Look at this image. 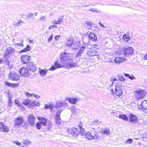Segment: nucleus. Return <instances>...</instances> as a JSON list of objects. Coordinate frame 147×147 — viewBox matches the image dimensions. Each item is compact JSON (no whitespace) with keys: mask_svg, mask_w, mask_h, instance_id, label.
Here are the masks:
<instances>
[{"mask_svg":"<svg viewBox=\"0 0 147 147\" xmlns=\"http://www.w3.org/2000/svg\"><path fill=\"white\" fill-rule=\"evenodd\" d=\"M27 65V68L30 73L31 72H34L36 70L35 65L32 62H29Z\"/></svg>","mask_w":147,"mask_h":147,"instance_id":"423d86ee","label":"nucleus"},{"mask_svg":"<svg viewBox=\"0 0 147 147\" xmlns=\"http://www.w3.org/2000/svg\"><path fill=\"white\" fill-rule=\"evenodd\" d=\"M84 137L89 140H91L94 139L96 140H100V137L97 134V132L95 130H93L90 132H86L84 134Z\"/></svg>","mask_w":147,"mask_h":147,"instance_id":"f03ea898","label":"nucleus"},{"mask_svg":"<svg viewBox=\"0 0 147 147\" xmlns=\"http://www.w3.org/2000/svg\"><path fill=\"white\" fill-rule=\"evenodd\" d=\"M63 16H61L60 17H59L58 18V21L59 22V24H60L61 23H62L63 21Z\"/></svg>","mask_w":147,"mask_h":147,"instance_id":"3c124183","label":"nucleus"},{"mask_svg":"<svg viewBox=\"0 0 147 147\" xmlns=\"http://www.w3.org/2000/svg\"><path fill=\"white\" fill-rule=\"evenodd\" d=\"M46 19V16H42L39 19V20L42 22H44Z\"/></svg>","mask_w":147,"mask_h":147,"instance_id":"603ef678","label":"nucleus"},{"mask_svg":"<svg viewBox=\"0 0 147 147\" xmlns=\"http://www.w3.org/2000/svg\"><path fill=\"white\" fill-rule=\"evenodd\" d=\"M115 93L117 96H120L122 95L123 92L121 90H115Z\"/></svg>","mask_w":147,"mask_h":147,"instance_id":"e433bc0d","label":"nucleus"},{"mask_svg":"<svg viewBox=\"0 0 147 147\" xmlns=\"http://www.w3.org/2000/svg\"><path fill=\"white\" fill-rule=\"evenodd\" d=\"M55 119L56 123L58 125H59L61 123V119L60 116L56 117Z\"/></svg>","mask_w":147,"mask_h":147,"instance_id":"ea45409f","label":"nucleus"},{"mask_svg":"<svg viewBox=\"0 0 147 147\" xmlns=\"http://www.w3.org/2000/svg\"><path fill=\"white\" fill-rule=\"evenodd\" d=\"M93 47L96 48V49H98L99 48V47L96 44H94L92 45Z\"/></svg>","mask_w":147,"mask_h":147,"instance_id":"680f3d73","label":"nucleus"},{"mask_svg":"<svg viewBox=\"0 0 147 147\" xmlns=\"http://www.w3.org/2000/svg\"><path fill=\"white\" fill-rule=\"evenodd\" d=\"M5 85H6L7 86H9L10 87H16L18 85V84L15 83V84H12L11 83L7 81H6L5 82Z\"/></svg>","mask_w":147,"mask_h":147,"instance_id":"393cba45","label":"nucleus"},{"mask_svg":"<svg viewBox=\"0 0 147 147\" xmlns=\"http://www.w3.org/2000/svg\"><path fill=\"white\" fill-rule=\"evenodd\" d=\"M22 142L24 144L27 146L29 144L30 145L31 144V142L29 140H22Z\"/></svg>","mask_w":147,"mask_h":147,"instance_id":"58836bf2","label":"nucleus"},{"mask_svg":"<svg viewBox=\"0 0 147 147\" xmlns=\"http://www.w3.org/2000/svg\"><path fill=\"white\" fill-rule=\"evenodd\" d=\"M33 15V14L30 13H29L28 15H27V16L28 18H31V17Z\"/></svg>","mask_w":147,"mask_h":147,"instance_id":"0e129e2a","label":"nucleus"},{"mask_svg":"<svg viewBox=\"0 0 147 147\" xmlns=\"http://www.w3.org/2000/svg\"><path fill=\"white\" fill-rule=\"evenodd\" d=\"M115 63H119L125 60V59L123 57H114L113 59Z\"/></svg>","mask_w":147,"mask_h":147,"instance_id":"f3484780","label":"nucleus"},{"mask_svg":"<svg viewBox=\"0 0 147 147\" xmlns=\"http://www.w3.org/2000/svg\"><path fill=\"white\" fill-rule=\"evenodd\" d=\"M56 66L57 68H60L62 67H63L64 66H66L65 64H61L59 63H58L57 61H56L54 64Z\"/></svg>","mask_w":147,"mask_h":147,"instance_id":"f704fd0d","label":"nucleus"},{"mask_svg":"<svg viewBox=\"0 0 147 147\" xmlns=\"http://www.w3.org/2000/svg\"><path fill=\"white\" fill-rule=\"evenodd\" d=\"M60 37V36H56L55 37V39L56 40H59Z\"/></svg>","mask_w":147,"mask_h":147,"instance_id":"338daca9","label":"nucleus"},{"mask_svg":"<svg viewBox=\"0 0 147 147\" xmlns=\"http://www.w3.org/2000/svg\"><path fill=\"white\" fill-rule=\"evenodd\" d=\"M15 50L11 47H7L6 50L4 52V57L5 58L6 57L10 55H11L15 53Z\"/></svg>","mask_w":147,"mask_h":147,"instance_id":"6e6552de","label":"nucleus"},{"mask_svg":"<svg viewBox=\"0 0 147 147\" xmlns=\"http://www.w3.org/2000/svg\"><path fill=\"white\" fill-rule=\"evenodd\" d=\"M32 102V107L34 105L36 106H38L40 105V104H39V103L38 102Z\"/></svg>","mask_w":147,"mask_h":147,"instance_id":"13d9d810","label":"nucleus"},{"mask_svg":"<svg viewBox=\"0 0 147 147\" xmlns=\"http://www.w3.org/2000/svg\"><path fill=\"white\" fill-rule=\"evenodd\" d=\"M23 104L25 105L28 106L29 108L32 107V103L31 100L29 99H25L22 102Z\"/></svg>","mask_w":147,"mask_h":147,"instance_id":"6ab92c4d","label":"nucleus"},{"mask_svg":"<svg viewBox=\"0 0 147 147\" xmlns=\"http://www.w3.org/2000/svg\"><path fill=\"white\" fill-rule=\"evenodd\" d=\"M9 130L7 126L4 125L3 123H0V131H1L8 132Z\"/></svg>","mask_w":147,"mask_h":147,"instance_id":"dca6fc26","label":"nucleus"},{"mask_svg":"<svg viewBox=\"0 0 147 147\" xmlns=\"http://www.w3.org/2000/svg\"><path fill=\"white\" fill-rule=\"evenodd\" d=\"M123 39L124 41H127L130 39V38L128 35L125 34L123 35Z\"/></svg>","mask_w":147,"mask_h":147,"instance_id":"a19ab883","label":"nucleus"},{"mask_svg":"<svg viewBox=\"0 0 147 147\" xmlns=\"http://www.w3.org/2000/svg\"><path fill=\"white\" fill-rule=\"evenodd\" d=\"M65 65H66L65 67L67 66L69 68H70L76 66L77 65L75 62H72L71 60V61H68L67 63L65 64Z\"/></svg>","mask_w":147,"mask_h":147,"instance_id":"412c9836","label":"nucleus"},{"mask_svg":"<svg viewBox=\"0 0 147 147\" xmlns=\"http://www.w3.org/2000/svg\"><path fill=\"white\" fill-rule=\"evenodd\" d=\"M24 122L23 118L19 117L16 118L14 121V125L16 126L19 127Z\"/></svg>","mask_w":147,"mask_h":147,"instance_id":"f8f14e48","label":"nucleus"},{"mask_svg":"<svg viewBox=\"0 0 147 147\" xmlns=\"http://www.w3.org/2000/svg\"><path fill=\"white\" fill-rule=\"evenodd\" d=\"M133 141V140L131 138H129L126 141L124 142L125 143L130 144H131Z\"/></svg>","mask_w":147,"mask_h":147,"instance_id":"49530a36","label":"nucleus"},{"mask_svg":"<svg viewBox=\"0 0 147 147\" xmlns=\"http://www.w3.org/2000/svg\"><path fill=\"white\" fill-rule=\"evenodd\" d=\"M117 117L126 121H127L129 119V118L127 116L124 114H119V115L118 116H117Z\"/></svg>","mask_w":147,"mask_h":147,"instance_id":"b1692460","label":"nucleus"},{"mask_svg":"<svg viewBox=\"0 0 147 147\" xmlns=\"http://www.w3.org/2000/svg\"><path fill=\"white\" fill-rule=\"evenodd\" d=\"M53 34H52L51 36L48 38V41L50 42L53 39Z\"/></svg>","mask_w":147,"mask_h":147,"instance_id":"69168bd1","label":"nucleus"},{"mask_svg":"<svg viewBox=\"0 0 147 147\" xmlns=\"http://www.w3.org/2000/svg\"><path fill=\"white\" fill-rule=\"evenodd\" d=\"M59 22L58 21H56V20H54L52 21V23L53 24H59Z\"/></svg>","mask_w":147,"mask_h":147,"instance_id":"e2e57ef3","label":"nucleus"},{"mask_svg":"<svg viewBox=\"0 0 147 147\" xmlns=\"http://www.w3.org/2000/svg\"><path fill=\"white\" fill-rule=\"evenodd\" d=\"M141 106L143 109L147 110V100H143L142 102Z\"/></svg>","mask_w":147,"mask_h":147,"instance_id":"bb28decb","label":"nucleus"},{"mask_svg":"<svg viewBox=\"0 0 147 147\" xmlns=\"http://www.w3.org/2000/svg\"><path fill=\"white\" fill-rule=\"evenodd\" d=\"M14 102L16 105H18V106H19L18 103L19 102V101L18 100H15Z\"/></svg>","mask_w":147,"mask_h":147,"instance_id":"774afa93","label":"nucleus"},{"mask_svg":"<svg viewBox=\"0 0 147 147\" xmlns=\"http://www.w3.org/2000/svg\"><path fill=\"white\" fill-rule=\"evenodd\" d=\"M73 59L72 55L71 54L63 52L61 53L60 58V63L66 64L69 61H71Z\"/></svg>","mask_w":147,"mask_h":147,"instance_id":"f257e3e1","label":"nucleus"},{"mask_svg":"<svg viewBox=\"0 0 147 147\" xmlns=\"http://www.w3.org/2000/svg\"><path fill=\"white\" fill-rule=\"evenodd\" d=\"M129 121L134 123H136L138 121L137 116L134 114H130L129 115Z\"/></svg>","mask_w":147,"mask_h":147,"instance_id":"ddd939ff","label":"nucleus"},{"mask_svg":"<svg viewBox=\"0 0 147 147\" xmlns=\"http://www.w3.org/2000/svg\"><path fill=\"white\" fill-rule=\"evenodd\" d=\"M89 38L93 41H96L97 39V37L93 32H91L89 34Z\"/></svg>","mask_w":147,"mask_h":147,"instance_id":"aec40b11","label":"nucleus"},{"mask_svg":"<svg viewBox=\"0 0 147 147\" xmlns=\"http://www.w3.org/2000/svg\"><path fill=\"white\" fill-rule=\"evenodd\" d=\"M54 107V105L52 104V102L47 103L45 105V109H52Z\"/></svg>","mask_w":147,"mask_h":147,"instance_id":"cd10ccee","label":"nucleus"},{"mask_svg":"<svg viewBox=\"0 0 147 147\" xmlns=\"http://www.w3.org/2000/svg\"><path fill=\"white\" fill-rule=\"evenodd\" d=\"M79 126L80 128V129H79L80 134H79L82 136H84V134L86 133L84 129L82 128L80 124H79Z\"/></svg>","mask_w":147,"mask_h":147,"instance_id":"c85d7f7f","label":"nucleus"},{"mask_svg":"<svg viewBox=\"0 0 147 147\" xmlns=\"http://www.w3.org/2000/svg\"><path fill=\"white\" fill-rule=\"evenodd\" d=\"M102 134H104L106 135H109L110 134V130L109 129L106 128L104 130H102L101 131Z\"/></svg>","mask_w":147,"mask_h":147,"instance_id":"2f4dec72","label":"nucleus"},{"mask_svg":"<svg viewBox=\"0 0 147 147\" xmlns=\"http://www.w3.org/2000/svg\"><path fill=\"white\" fill-rule=\"evenodd\" d=\"M31 57L27 55H22L21 56V62L22 64H27L29 63Z\"/></svg>","mask_w":147,"mask_h":147,"instance_id":"1a4fd4ad","label":"nucleus"},{"mask_svg":"<svg viewBox=\"0 0 147 147\" xmlns=\"http://www.w3.org/2000/svg\"><path fill=\"white\" fill-rule=\"evenodd\" d=\"M32 96H33L37 99H39L40 98V97L39 96L34 93L32 94Z\"/></svg>","mask_w":147,"mask_h":147,"instance_id":"4d7b16f0","label":"nucleus"},{"mask_svg":"<svg viewBox=\"0 0 147 147\" xmlns=\"http://www.w3.org/2000/svg\"><path fill=\"white\" fill-rule=\"evenodd\" d=\"M71 111L74 113H75L76 111V107L75 106H73L71 109Z\"/></svg>","mask_w":147,"mask_h":147,"instance_id":"bf43d9fd","label":"nucleus"},{"mask_svg":"<svg viewBox=\"0 0 147 147\" xmlns=\"http://www.w3.org/2000/svg\"><path fill=\"white\" fill-rule=\"evenodd\" d=\"M117 80V79L115 78L111 79V80H110V82L109 84V86H112L113 84L114 81Z\"/></svg>","mask_w":147,"mask_h":147,"instance_id":"c03bdc74","label":"nucleus"},{"mask_svg":"<svg viewBox=\"0 0 147 147\" xmlns=\"http://www.w3.org/2000/svg\"><path fill=\"white\" fill-rule=\"evenodd\" d=\"M86 47L84 45H83L78 50V52L76 54L77 57H80L86 49Z\"/></svg>","mask_w":147,"mask_h":147,"instance_id":"a211bd4d","label":"nucleus"},{"mask_svg":"<svg viewBox=\"0 0 147 147\" xmlns=\"http://www.w3.org/2000/svg\"><path fill=\"white\" fill-rule=\"evenodd\" d=\"M74 42L73 39L71 38H68L65 42V46L66 47H71L74 43Z\"/></svg>","mask_w":147,"mask_h":147,"instance_id":"2eb2a0df","label":"nucleus"},{"mask_svg":"<svg viewBox=\"0 0 147 147\" xmlns=\"http://www.w3.org/2000/svg\"><path fill=\"white\" fill-rule=\"evenodd\" d=\"M124 75L125 76L128 77L131 80H133L136 79L135 77H134L132 74H131L130 75L128 74L125 73L124 74Z\"/></svg>","mask_w":147,"mask_h":147,"instance_id":"c9c22d12","label":"nucleus"},{"mask_svg":"<svg viewBox=\"0 0 147 147\" xmlns=\"http://www.w3.org/2000/svg\"><path fill=\"white\" fill-rule=\"evenodd\" d=\"M56 69V67L54 65L52 66L50 69H49V70H50L51 71H53L55 70Z\"/></svg>","mask_w":147,"mask_h":147,"instance_id":"6e6d98bb","label":"nucleus"},{"mask_svg":"<svg viewBox=\"0 0 147 147\" xmlns=\"http://www.w3.org/2000/svg\"><path fill=\"white\" fill-rule=\"evenodd\" d=\"M40 122H37L36 124V127L37 129H39L41 128V126Z\"/></svg>","mask_w":147,"mask_h":147,"instance_id":"8fccbe9b","label":"nucleus"},{"mask_svg":"<svg viewBox=\"0 0 147 147\" xmlns=\"http://www.w3.org/2000/svg\"><path fill=\"white\" fill-rule=\"evenodd\" d=\"M23 40L22 38H21L19 39V43H15V44L17 45L19 47H22L24 46L23 44Z\"/></svg>","mask_w":147,"mask_h":147,"instance_id":"4c0bfd02","label":"nucleus"},{"mask_svg":"<svg viewBox=\"0 0 147 147\" xmlns=\"http://www.w3.org/2000/svg\"><path fill=\"white\" fill-rule=\"evenodd\" d=\"M12 101L11 99L10 98L8 99V105L9 107H11L12 106Z\"/></svg>","mask_w":147,"mask_h":147,"instance_id":"a18cd8bd","label":"nucleus"},{"mask_svg":"<svg viewBox=\"0 0 147 147\" xmlns=\"http://www.w3.org/2000/svg\"><path fill=\"white\" fill-rule=\"evenodd\" d=\"M8 77L11 80L17 81L20 80V76L16 72L14 71H11L9 74Z\"/></svg>","mask_w":147,"mask_h":147,"instance_id":"20e7f679","label":"nucleus"},{"mask_svg":"<svg viewBox=\"0 0 147 147\" xmlns=\"http://www.w3.org/2000/svg\"><path fill=\"white\" fill-rule=\"evenodd\" d=\"M62 111V109H59L56 113V117L60 116V113Z\"/></svg>","mask_w":147,"mask_h":147,"instance_id":"09e8293b","label":"nucleus"},{"mask_svg":"<svg viewBox=\"0 0 147 147\" xmlns=\"http://www.w3.org/2000/svg\"><path fill=\"white\" fill-rule=\"evenodd\" d=\"M65 100L69 101V103L73 104H75L78 100L77 98H66Z\"/></svg>","mask_w":147,"mask_h":147,"instance_id":"4be33fe9","label":"nucleus"},{"mask_svg":"<svg viewBox=\"0 0 147 147\" xmlns=\"http://www.w3.org/2000/svg\"><path fill=\"white\" fill-rule=\"evenodd\" d=\"M36 118L32 114H30L28 117V123L29 125L32 127H34L35 125V121Z\"/></svg>","mask_w":147,"mask_h":147,"instance_id":"9d476101","label":"nucleus"},{"mask_svg":"<svg viewBox=\"0 0 147 147\" xmlns=\"http://www.w3.org/2000/svg\"><path fill=\"white\" fill-rule=\"evenodd\" d=\"M144 96V91L142 90H136L135 91L134 97L138 99L142 98Z\"/></svg>","mask_w":147,"mask_h":147,"instance_id":"39448f33","label":"nucleus"},{"mask_svg":"<svg viewBox=\"0 0 147 147\" xmlns=\"http://www.w3.org/2000/svg\"><path fill=\"white\" fill-rule=\"evenodd\" d=\"M80 45V42H75L74 45H72L71 48L74 50H76L78 49Z\"/></svg>","mask_w":147,"mask_h":147,"instance_id":"a878e982","label":"nucleus"},{"mask_svg":"<svg viewBox=\"0 0 147 147\" xmlns=\"http://www.w3.org/2000/svg\"><path fill=\"white\" fill-rule=\"evenodd\" d=\"M96 51L92 48L88 49L86 51V54L90 57H92L96 55Z\"/></svg>","mask_w":147,"mask_h":147,"instance_id":"4468645a","label":"nucleus"},{"mask_svg":"<svg viewBox=\"0 0 147 147\" xmlns=\"http://www.w3.org/2000/svg\"><path fill=\"white\" fill-rule=\"evenodd\" d=\"M39 72L41 76H45L47 73V70L46 69H42L39 71Z\"/></svg>","mask_w":147,"mask_h":147,"instance_id":"c756f323","label":"nucleus"},{"mask_svg":"<svg viewBox=\"0 0 147 147\" xmlns=\"http://www.w3.org/2000/svg\"><path fill=\"white\" fill-rule=\"evenodd\" d=\"M118 51V52L121 55L123 54L124 53H125V50L123 49H119Z\"/></svg>","mask_w":147,"mask_h":147,"instance_id":"de8ad7c7","label":"nucleus"},{"mask_svg":"<svg viewBox=\"0 0 147 147\" xmlns=\"http://www.w3.org/2000/svg\"><path fill=\"white\" fill-rule=\"evenodd\" d=\"M19 72L22 76L28 77L31 74L28 70L27 68L25 67L22 68Z\"/></svg>","mask_w":147,"mask_h":147,"instance_id":"9b49d317","label":"nucleus"},{"mask_svg":"<svg viewBox=\"0 0 147 147\" xmlns=\"http://www.w3.org/2000/svg\"><path fill=\"white\" fill-rule=\"evenodd\" d=\"M63 106V104L62 102H57L56 103L55 108H60L62 107Z\"/></svg>","mask_w":147,"mask_h":147,"instance_id":"79ce46f5","label":"nucleus"},{"mask_svg":"<svg viewBox=\"0 0 147 147\" xmlns=\"http://www.w3.org/2000/svg\"><path fill=\"white\" fill-rule=\"evenodd\" d=\"M31 49L30 47L28 45H27L26 47L24 49L21 50L20 51V53L23 52H27L30 51Z\"/></svg>","mask_w":147,"mask_h":147,"instance_id":"7c9ffc66","label":"nucleus"},{"mask_svg":"<svg viewBox=\"0 0 147 147\" xmlns=\"http://www.w3.org/2000/svg\"><path fill=\"white\" fill-rule=\"evenodd\" d=\"M89 11H91L93 12H97L100 13V11L98 10L97 9H96L95 8H93V9H90L89 10Z\"/></svg>","mask_w":147,"mask_h":147,"instance_id":"5fc2aeb1","label":"nucleus"},{"mask_svg":"<svg viewBox=\"0 0 147 147\" xmlns=\"http://www.w3.org/2000/svg\"><path fill=\"white\" fill-rule=\"evenodd\" d=\"M115 90H123L122 86L120 83H117L115 85Z\"/></svg>","mask_w":147,"mask_h":147,"instance_id":"473e14b6","label":"nucleus"},{"mask_svg":"<svg viewBox=\"0 0 147 147\" xmlns=\"http://www.w3.org/2000/svg\"><path fill=\"white\" fill-rule=\"evenodd\" d=\"M24 22L22 20H20L18 22L13 23V25L15 27H18L21 26V24H24Z\"/></svg>","mask_w":147,"mask_h":147,"instance_id":"72a5a7b5","label":"nucleus"},{"mask_svg":"<svg viewBox=\"0 0 147 147\" xmlns=\"http://www.w3.org/2000/svg\"><path fill=\"white\" fill-rule=\"evenodd\" d=\"M25 94L27 97H28L29 96H32V94H30L28 92H26Z\"/></svg>","mask_w":147,"mask_h":147,"instance_id":"052dcab7","label":"nucleus"},{"mask_svg":"<svg viewBox=\"0 0 147 147\" xmlns=\"http://www.w3.org/2000/svg\"><path fill=\"white\" fill-rule=\"evenodd\" d=\"M125 50V56L126 57H128L134 54V49L131 47H123Z\"/></svg>","mask_w":147,"mask_h":147,"instance_id":"0eeeda50","label":"nucleus"},{"mask_svg":"<svg viewBox=\"0 0 147 147\" xmlns=\"http://www.w3.org/2000/svg\"><path fill=\"white\" fill-rule=\"evenodd\" d=\"M119 79L121 81H125V79L123 77V76L121 74H119L118 76Z\"/></svg>","mask_w":147,"mask_h":147,"instance_id":"37998d69","label":"nucleus"},{"mask_svg":"<svg viewBox=\"0 0 147 147\" xmlns=\"http://www.w3.org/2000/svg\"><path fill=\"white\" fill-rule=\"evenodd\" d=\"M79 134H80L79 129L75 127L67 129L65 132V136L67 137H69L71 136L76 137Z\"/></svg>","mask_w":147,"mask_h":147,"instance_id":"7ed1b4c3","label":"nucleus"},{"mask_svg":"<svg viewBox=\"0 0 147 147\" xmlns=\"http://www.w3.org/2000/svg\"><path fill=\"white\" fill-rule=\"evenodd\" d=\"M86 24L89 27H91L92 26V23L89 21H86Z\"/></svg>","mask_w":147,"mask_h":147,"instance_id":"864d4df0","label":"nucleus"},{"mask_svg":"<svg viewBox=\"0 0 147 147\" xmlns=\"http://www.w3.org/2000/svg\"><path fill=\"white\" fill-rule=\"evenodd\" d=\"M38 119L39 120L42 121L40 122L41 125H42L44 126L46 125V122L47 121V119L46 118L38 117Z\"/></svg>","mask_w":147,"mask_h":147,"instance_id":"5701e85b","label":"nucleus"}]
</instances>
